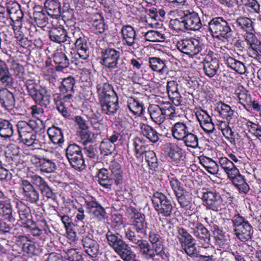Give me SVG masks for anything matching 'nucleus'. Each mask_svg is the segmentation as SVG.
Returning <instances> with one entry per match:
<instances>
[{
    "instance_id": "1",
    "label": "nucleus",
    "mask_w": 261,
    "mask_h": 261,
    "mask_svg": "<svg viewBox=\"0 0 261 261\" xmlns=\"http://www.w3.org/2000/svg\"><path fill=\"white\" fill-rule=\"evenodd\" d=\"M134 216L132 223L125 227V238L132 246L138 248L142 255L147 259H154L156 253L154 249L149 243L142 239V235H147V222L144 214L139 213L135 208H132Z\"/></svg>"
},
{
    "instance_id": "2",
    "label": "nucleus",
    "mask_w": 261,
    "mask_h": 261,
    "mask_svg": "<svg viewBox=\"0 0 261 261\" xmlns=\"http://www.w3.org/2000/svg\"><path fill=\"white\" fill-rule=\"evenodd\" d=\"M100 54L101 64L109 70L116 69L115 74L122 77L124 75L123 73L127 71V68L124 59L119 62L121 56L120 51L114 48L107 47L102 49Z\"/></svg>"
},
{
    "instance_id": "3",
    "label": "nucleus",
    "mask_w": 261,
    "mask_h": 261,
    "mask_svg": "<svg viewBox=\"0 0 261 261\" xmlns=\"http://www.w3.org/2000/svg\"><path fill=\"white\" fill-rule=\"evenodd\" d=\"M109 169L103 168L98 170L96 177L98 183L103 188L111 189L114 184L118 185L122 180L123 176L120 164L116 162H112Z\"/></svg>"
},
{
    "instance_id": "4",
    "label": "nucleus",
    "mask_w": 261,
    "mask_h": 261,
    "mask_svg": "<svg viewBox=\"0 0 261 261\" xmlns=\"http://www.w3.org/2000/svg\"><path fill=\"white\" fill-rule=\"evenodd\" d=\"M230 221L234 234L239 240L246 242L252 238L253 227L245 217L237 214L232 217Z\"/></svg>"
},
{
    "instance_id": "5",
    "label": "nucleus",
    "mask_w": 261,
    "mask_h": 261,
    "mask_svg": "<svg viewBox=\"0 0 261 261\" xmlns=\"http://www.w3.org/2000/svg\"><path fill=\"white\" fill-rule=\"evenodd\" d=\"M208 30L212 36L216 38H223L227 40L233 36L230 24L222 17L213 18L208 22Z\"/></svg>"
},
{
    "instance_id": "6",
    "label": "nucleus",
    "mask_w": 261,
    "mask_h": 261,
    "mask_svg": "<svg viewBox=\"0 0 261 261\" xmlns=\"http://www.w3.org/2000/svg\"><path fill=\"white\" fill-rule=\"evenodd\" d=\"M25 86L29 95L36 103L45 107L50 103V95L47 90L40 87L34 80H27Z\"/></svg>"
},
{
    "instance_id": "7",
    "label": "nucleus",
    "mask_w": 261,
    "mask_h": 261,
    "mask_svg": "<svg viewBox=\"0 0 261 261\" xmlns=\"http://www.w3.org/2000/svg\"><path fill=\"white\" fill-rule=\"evenodd\" d=\"M75 84V79L69 76L63 80L59 86L60 98L61 106L58 107V110L61 112L63 115L65 116L67 111L65 110L66 103H69L73 101V95L75 92L74 87Z\"/></svg>"
},
{
    "instance_id": "8",
    "label": "nucleus",
    "mask_w": 261,
    "mask_h": 261,
    "mask_svg": "<svg viewBox=\"0 0 261 261\" xmlns=\"http://www.w3.org/2000/svg\"><path fill=\"white\" fill-rule=\"evenodd\" d=\"M153 206L159 215L165 217H170L173 206L171 200L163 193L155 192L151 197Z\"/></svg>"
},
{
    "instance_id": "9",
    "label": "nucleus",
    "mask_w": 261,
    "mask_h": 261,
    "mask_svg": "<svg viewBox=\"0 0 261 261\" xmlns=\"http://www.w3.org/2000/svg\"><path fill=\"white\" fill-rule=\"evenodd\" d=\"M66 156L71 167L75 170L82 171L86 165L81 147L75 143L69 144L66 150Z\"/></svg>"
},
{
    "instance_id": "10",
    "label": "nucleus",
    "mask_w": 261,
    "mask_h": 261,
    "mask_svg": "<svg viewBox=\"0 0 261 261\" xmlns=\"http://www.w3.org/2000/svg\"><path fill=\"white\" fill-rule=\"evenodd\" d=\"M201 199L207 210L218 212L225 207V203L220 194L215 190L206 189L202 192Z\"/></svg>"
},
{
    "instance_id": "11",
    "label": "nucleus",
    "mask_w": 261,
    "mask_h": 261,
    "mask_svg": "<svg viewBox=\"0 0 261 261\" xmlns=\"http://www.w3.org/2000/svg\"><path fill=\"white\" fill-rule=\"evenodd\" d=\"M17 214L13 212L11 206L9 204H5L0 201V217L8 220V223L0 220V232L4 233L9 232L14 226Z\"/></svg>"
},
{
    "instance_id": "12",
    "label": "nucleus",
    "mask_w": 261,
    "mask_h": 261,
    "mask_svg": "<svg viewBox=\"0 0 261 261\" xmlns=\"http://www.w3.org/2000/svg\"><path fill=\"white\" fill-rule=\"evenodd\" d=\"M244 41L248 45L249 57L261 63V41L254 33L245 34Z\"/></svg>"
},
{
    "instance_id": "13",
    "label": "nucleus",
    "mask_w": 261,
    "mask_h": 261,
    "mask_svg": "<svg viewBox=\"0 0 261 261\" xmlns=\"http://www.w3.org/2000/svg\"><path fill=\"white\" fill-rule=\"evenodd\" d=\"M121 34L123 44L127 46L129 49L134 51L139 48L136 31L130 25H123L121 29Z\"/></svg>"
},
{
    "instance_id": "14",
    "label": "nucleus",
    "mask_w": 261,
    "mask_h": 261,
    "mask_svg": "<svg viewBox=\"0 0 261 261\" xmlns=\"http://www.w3.org/2000/svg\"><path fill=\"white\" fill-rule=\"evenodd\" d=\"M176 46L180 51L191 56L198 54L202 49L199 40L194 38L181 40Z\"/></svg>"
},
{
    "instance_id": "15",
    "label": "nucleus",
    "mask_w": 261,
    "mask_h": 261,
    "mask_svg": "<svg viewBox=\"0 0 261 261\" xmlns=\"http://www.w3.org/2000/svg\"><path fill=\"white\" fill-rule=\"evenodd\" d=\"M19 136L31 132L35 133L44 130L45 125L40 119L26 121H19L16 125Z\"/></svg>"
},
{
    "instance_id": "16",
    "label": "nucleus",
    "mask_w": 261,
    "mask_h": 261,
    "mask_svg": "<svg viewBox=\"0 0 261 261\" xmlns=\"http://www.w3.org/2000/svg\"><path fill=\"white\" fill-rule=\"evenodd\" d=\"M85 252L91 257H96L99 254V245L91 234L84 236L82 239Z\"/></svg>"
},
{
    "instance_id": "17",
    "label": "nucleus",
    "mask_w": 261,
    "mask_h": 261,
    "mask_svg": "<svg viewBox=\"0 0 261 261\" xmlns=\"http://www.w3.org/2000/svg\"><path fill=\"white\" fill-rule=\"evenodd\" d=\"M21 189L25 200L31 203H36L39 200V192L34 187L30 181L22 180L21 184Z\"/></svg>"
},
{
    "instance_id": "18",
    "label": "nucleus",
    "mask_w": 261,
    "mask_h": 261,
    "mask_svg": "<svg viewBox=\"0 0 261 261\" xmlns=\"http://www.w3.org/2000/svg\"><path fill=\"white\" fill-rule=\"evenodd\" d=\"M186 30L198 31L202 25H205L204 21L202 22L198 13L195 12L187 11L184 13Z\"/></svg>"
},
{
    "instance_id": "19",
    "label": "nucleus",
    "mask_w": 261,
    "mask_h": 261,
    "mask_svg": "<svg viewBox=\"0 0 261 261\" xmlns=\"http://www.w3.org/2000/svg\"><path fill=\"white\" fill-rule=\"evenodd\" d=\"M99 102L102 112L108 115H114L119 107L117 95L99 100Z\"/></svg>"
},
{
    "instance_id": "20",
    "label": "nucleus",
    "mask_w": 261,
    "mask_h": 261,
    "mask_svg": "<svg viewBox=\"0 0 261 261\" xmlns=\"http://www.w3.org/2000/svg\"><path fill=\"white\" fill-rule=\"evenodd\" d=\"M6 5L7 13L12 22H17L21 25L24 15L20 5L12 1L7 3Z\"/></svg>"
},
{
    "instance_id": "21",
    "label": "nucleus",
    "mask_w": 261,
    "mask_h": 261,
    "mask_svg": "<svg viewBox=\"0 0 261 261\" xmlns=\"http://www.w3.org/2000/svg\"><path fill=\"white\" fill-rule=\"evenodd\" d=\"M148 238L156 255H160L165 259L167 256L163 250V241L158 232L155 229L151 230L149 233Z\"/></svg>"
},
{
    "instance_id": "22",
    "label": "nucleus",
    "mask_w": 261,
    "mask_h": 261,
    "mask_svg": "<svg viewBox=\"0 0 261 261\" xmlns=\"http://www.w3.org/2000/svg\"><path fill=\"white\" fill-rule=\"evenodd\" d=\"M44 8L48 15L52 18L58 19L62 15L64 17V11L61 8V4L59 0H46L44 3Z\"/></svg>"
},
{
    "instance_id": "23",
    "label": "nucleus",
    "mask_w": 261,
    "mask_h": 261,
    "mask_svg": "<svg viewBox=\"0 0 261 261\" xmlns=\"http://www.w3.org/2000/svg\"><path fill=\"white\" fill-rule=\"evenodd\" d=\"M79 58L82 60H86L89 57L90 50L87 38L81 35L79 38L76 39L74 45Z\"/></svg>"
},
{
    "instance_id": "24",
    "label": "nucleus",
    "mask_w": 261,
    "mask_h": 261,
    "mask_svg": "<svg viewBox=\"0 0 261 261\" xmlns=\"http://www.w3.org/2000/svg\"><path fill=\"white\" fill-rule=\"evenodd\" d=\"M106 238L109 245L113 248L116 253L126 246L127 244L118 233L109 230L107 233Z\"/></svg>"
},
{
    "instance_id": "25",
    "label": "nucleus",
    "mask_w": 261,
    "mask_h": 261,
    "mask_svg": "<svg viewBox=\"0 0 261 261\" xmlns=\"http://www.w3.org/2000/svg\"><path fill=\"white\" fill-rule=\"evenodd\" d=\"M148 63L151 69L161 74L167 73L169 71V61L165 59H162L158 57H150L149 58Z\"/></svg>"
},
{
    "instance_id": "26",
    "label": "nucleus",
    "mask_w": 261,
    "mask_h": 261,
    "mask_svg": "<svg viewBox=\"0 0 261 261\" xmlns=\"http://www.w3.org/2000/svg\"><path fill=\"white\" fill-rule=\"evenodd\" d=\"M223 59L224 63L232 70L240 74L246 72L247 68L243 62L230 57L228 54H224L223 56Z\"/></svg>"
},
{
    "instance_id": "27",
    "label": "nucleus",
    "mask_w": 261,
    "mask_h": 261,
    "mask_svg": "<svg viewBox=\"0 0 261 261\" xmlns=\"http://www.w3.org/2000/svg\"><path fill=\"white\" fill-rule=\"evenodd\" d=\"M87 209L99 221L104 220L106 212L105 208L95 200L86 201Z\"/></svg>"
},
{
    "instance_id": "28",
    "label": "nucleus",
    "mask_w": 261,
    "mask_h": 261,
    "mask_svg": "<svg viewBox=\"0 0 261 261\" xmlns=\"http://www.w3.org/2000/svg\"><path fill=\"white\" fill-rule=\"evenodd\" d=\"M234 24L239 30L245 32V34L253 33L252 32L254 31V22L248 17L239 16L235 19Z\"/></svg>"
},
{
    "instance_id": "29",
    "label": "nucleus",
    "mask_w": 261,
    "mask_h": 261,
    "mask_svg": "<svg viewBox=\"0 0 261 261\" xmlns=\"http://www.w3.org/2000/svg\"><path fill=\"white\" fill-rule=\"evenodd\" d=\"M191 128L189 123L176 122L171 128L172 136L176 140H182Z\"/></svg>"
},
{
    "instance_id": "30",
    "label": "nucleus",
    "mask_w": 261,
    "mask_h": 261,
    "mask_svg": "<svg viewBox=\"0 0 261 261\" xmlns=\"http://www.w3.org/2000/svg\"><path fill=\"white\" fill-rule=\"evenodd\" d=\"M99 100L116 96L112 86L108 82H100L96 86Z\"/></svg>"
},
{
    "instance_id": "31",
    "label": "nucleus",
    "mask_w": 261,
    "mask_h": 261,
    "mask_svg": "<svg viewBox=\"0 0 261 261\" xmlns=\"http://www.w3.org/2000/svg\"><path fill=\"white\" fill-rule=\"evenodd\" d=\"M15 99L12 92L7 89L0 90V103L6 110H11L14 107Z\"/></svg>"
},
{
    "instance_id": "32",
    "label": "nucleus",
    "mask_w": 261,
    "mask_h": 261,
    "mask_svg": "<svg viewBox=\"0 0 261 261\" xmlns=\"http://www.w3.org/2000/svg\"><path fill=\"white\" fill-rule=\"evenodd\" d=\"M219 61L218 59L212 58L210 61L205 60L203 63V70L206 75L213 77L217 74L219 71Z\"/></svg>"
},
{
    "instance_id": "33",
    "label": "nucleus",
    "mask_w": 261,
    "mask_h": 261,
    "mask_svg": "<svg viewBox=\"0 0 261 261\" xmlns=\"http://www.w3.org/2000/svg\"><path fill=\"white\" fill-rule=\"evenodd\" d=\"M140 128L143 136L151 142L155 143L159 140L160 135L153 127L144 123H140Z\"/></svg>"
},
{
    "instance_id": "34",
    "label": "nucleus",
    "mask_w": 261,
    "mask_h": 261,
    "mask_svg": "<svg viewBox=\"0 0 261 261\" xmlns=\"http://www.w3.org/2000/svg\"><path fill=\"white\" fill-rule=\"evenodd\" d=\"M13 83L6 63L0 59V84L4 87H10Z\"/></svg>"
},
{
    "instance_id": "35",
    "label": "nucleus",
    "mask_w": 261,
    "mask_h": 261,
    "mask_svg": "<svg viewBox=\"0 0 261 261\" xmlns=\"http://www.w3.org/2000/svg\"><path fill=\"white\" fill-rule=\"evenodd\" d=\"M84 115L88 119L92 127L96 130H100L102 125V119L98 112L94 113L92 109L83 111Z\"/></svg>"
},
{
    "instance_id": "36",
    "label": "nucleus",
    "mask_w": 261,
    "mask_h": 261,
    "mask_svg": "<svg viewBox=\"0 0 261 261\" xmlns=\"http://www.w3.org/2000/svg\"><path fill=\"white\" fill-rule=\"evenodd\" d=\"M16 220L20 221L24 227L31 228L33 221L29 208L24 205L19 208Z\"/></svg>"
},
{
    "instance_id": "37",
    "label": "nucleus",
    "mask_w": 261,
    "mask_h": 261,
    "mask_svg": "<svg viewBox=\"0 0 261 261\" xmlns=\"http://www.w3.org/2000/svg\"><path fill=\"white\" fill-rule=\"evenodd\" d=\"M192 233L200 244L202 245L210 244L211 241V233L203 225L194 231Z\"/></svg>"
},
{
    "instance_id": "38",
    "label": "nucleus",
    "mask_w": 261,
    "mask_h": 261,
    "mask_svg": "<svg viewBox=\"0 0 261 261\" xmlns=\"http://www.w3.org/2000/svg\"><path fill=\"white\" fill-rule=\"evenodd\" d=\"M148 111L150 118L155 124L160 125L165 121V117L159 105H150L148 108Z\"/></svg>"
},
{
    "instance_id": "39",
    "label": "nucleus",
    "mask_w": 261,
    "mask_h": 261,
    "mask_svg": "<svg viewBox=\"0 0 261 261\" xmlns=\"http://www.w3.org/2000/svg\"><path fill=\"white\" fill-rule=\"evenodd\" d=\"M238 5L246 9L250 14L260 13V5L257 0H239Z\"/></svg>"
},
{
    "instance_id": "40",
    "label": "nucleus",
    "mask_w": 261,
    "mask_h": 261,
    "mask_svg": "<svg viewBox=\"0 0 261 261\" xmlns=\"http://www.w3.org/2000/svg\"><path fill=\"white\" fill-rule=\"evenodd\" d=\"M35 132H31L27 134L19 136V140L21 142L28 146H32L35 148H39L41 147V142L37 139Z\"/></svg>"
},
{
    "instance_id": "41",
    "label": "nucleus",
    "mask_w": 261,
    "mask_h": 261,
    "mask_svg": "<svg viewBox=\"0 0 261 261\" xmlns=\"http://www.w3.org/2000/svg\"><path fill=\"white\" fill-rule=\"evenodd\" d=\"M127 107L129 111L134 115L140 116L143 113L144 108L142 102L138 98L133 96L127 98Z\"/></svg>"
},
{
    "instance_id": "42",
    "label": "nucleus",
    "mask_w": 261,
    "mask_h": 261,
    "mask_svg": "<svg viewBox=\"0 0 261 261\" xmlns=\"http://www.w3.org/2000/svg\"><path fill=\"white\" fill-rule=\"evenodd\" d=\"M219 164L221 168L228 176L232 175L238 173L237 165L226 157L219 159Z\"/></svg>"
},
{
    "instance_id": "43",
    "label": "nucleus",
    "mask_w": 261,
    "mask_h": 261,
    "mask_svg": "<svg viewBox=\"0 0 261 261\" xmlns=\"http://www.w3.org/2000/svg\"><path fill=\"white\" fill-rule=\"evenodd\" d=\"M47 134L50 141L54 144L60 145L64 141L63 131L59 127L53 126L49 128Z\"/></svg>"
},
{
    "instance_id": "44",
    "label": "nucleus",
    "mask_w": 261,
    "mask_h": 261,
    "mask_svg": "<svg viewBox=\"0 0 261 261\" xmlns=\"http://www.w3.org/2000/svg\"><path fill=\"white\" fill-rule=\"evenodd\" d=\"M216 110L220 116L228 121L231 120L234 116V111L231 107L228 105L221 101L217 103Z\"/></svg>"
},
{
    "instance_id": "45",
    "label": "nucleus",
    "mask_w": 261,
    "mask_h": 261,
    "mask_svg": "<svg viewBox=\"0 0 261 261\" xmlns=\"http://www.w3.org/2000/svg\"><path fill=\"white\" fill-rule=\"evenodd\" d=\"M66 31L62 27L53 28L49 31L50 40L58 43L65 42Z\"/></svg>"
},
{
    "instance_id": "46",
    "label": "nucleus",
    "mask_w": 261,
    "mask_h": 261,
    "mask_svg": "<svg viewBox=\"0 0 261 261\" xmlns=\"http://www.w3.org/2000/svg\"><path fill=\"white\" fill-rule=\"evenodd\" d=\"M14 128L10 121L0 119V136L7 139L11 137L14 134Z\"/></svg>"
},
{
    "instance_id": "47",
    "label": "nucleus",
    "mask_w": 261,
    "mask_h": 261,
    "mask_svg": "<svg viewBox=\"0 0 261 261\" xmlns=\"http://www.w3.org/2000/svg\"><path fill=\"white\" fill-rule=\"evenodd\" d=\"M54 61L56 65V70L58 71H62L69 65V60L62 52H58L55 54Z\"/></svg>"
},
{
    "instance_id": "48",
    "label": "nucleus",
    "mask_w": 261,
    "mask_h": 261,
    "mask_svg": "<svg viewBox=\"0 0 261 261\" xmlns=\"http://www.w3.org/2000/svg\"><path fill=\"white\" fill-rule=\"evenodd\" d=\"M34 159L36 160L35 164L40 168L42 172L51 173L55 171L56 165L51 160L45 158H37L36 156Z\"/></svg>"
},
{
    "instance_id": "49",
    "label": "nucleus",
    "mask_w": 261,
    "mask_h": 261,
    "mask_svg": "<svg viewBox=\"0 0 261 261\" xmlns=\"http://www.w3.org/2000/svg\"><path fill=\"white\" fill-rule=\"evenodd\" d=\"M175 195L178 204L181 207L185 208L191 207L192 197L191 194L186 190L181 191Z\"/></svg>"
},
{
    "instance_id": "50",
    "label": "nucleus",
    "mask_w": 261,
    "mask_h": 261,
    "mask_svg": "<svg viewBox=\"0 0 261 261\" xmlns=\"http://www.w3.org/2000/svg\"><path fill=\"white\" fill-rule=\"evenodd\" d=\"M182 141L187 147L195 149L198 147L199 139L195 131L192 128L187 133Z\"/></svg>"
},
{
    "instance_id": "51",
    "label": "nucleus",
    "mask_w": 261,
    "mask_h": 261,
    "mask_svg": "<svg viewBox=\"0 0 261 261\" xmlns=\"http://www.w3.org/2000/svg\"><path fill=\"white\" fill-rule=\"evenodd\" d=\"M200 163L208 173L212 174H217L219 170L217 163L210 158L204 157L200 160Z\"/></svg>"
},
{
    "instance_id": "52",
    "label": "nucleus",
    "mask_w": 261,
    "mask_h": 261,
    "mask_svg": "<svg viewBox=\"0 0 261 261\" xmlns=\"http://www.w3.org/2000/svg\"><path fill=\"white\" fill-rule=\"evenodd\" d=\"M177 237L181 246L192 244L194 241V239L188 230L182 227L178 228Z\"/></svg>"
},
{
    "instance_id": "53",
    "label": "nucleus",
    "mask_w": 261,
    "mask_h": 261,
    "mask_svg": "<svg viewBox=\"0 0 261 261\" xmlns=\"http://www.w3.org/2000/svg\"><path fill=\"white\" fill-rule=\"evenodd\" d=\"M169 157L174 162L179 163L183 160L182 150L176 145H172L169 148Z\"/></svg>"
},
{
    "instance_id": "54",
    "label": "nucleus",
    "mask_w": 261,
    "mask_h": 261,
    "mask_svg": "<svg viewBox=\"0 0 261 261\" xmlns=\"http://www.w3.org/2000/svg\"><path fill=\"white\" fill-rule=\"evenodd\" d=\"M78 133L80 142L83 146H86L93 142L94 134L90 130L89 128L80 130Z\"/></svg>"
},
{
    "instance_id": "55",
    "label": "nucleus",
    "mask_w": 261,
    "mask_h": 261,
    "mask_svg": "<svg viewBox=\"0 0 261 261\" xmlns=\"http://www.w3.org/2000/svg\"><path fill=\"white\" fill-rule=\"evenodd\" d=\"M181 248L186 253L191 257L198 259L201 254L199 248H197L195 243L193 242L188 245H184L181 246Z\"/></svg>"
},
{
    "instance_id": "56",
    "label": "nucleus",
    "mask_w": 261,
    "mask_h": 261,
    "mask_svg": "<svg viewBox=\"0 0 261 261\" xmlns=\"http://www.w3.org/2000/svg\"><path fill=\"white\" fill-rule=\"evenodd\" d=\"M144 156L150 169L156 171L158 168L159 163L155 152L152 150H148L146 152Z\"/></svg>"
},
{
    "instance_id": "57",
    "label": "nucleus",
    "mask_w": 261,
    "mask_h": 261,
    "mask_svg": "<svg viewBox=\"0 0 261 261\" xmlns=\"http://www.w3.org/2000/svg\"><path fill=\"white\" fill-rule=\"evenodd\" d=\"M117 253L124 261H138L136 255L128 247V245H126V247L123 248Z\"/></svg>"
},
{
    "instance_id": "58",
    "label": "nucleus",
    "mask_w": 261,
    "mask_h": 261,
    "mask_svg": "<svg viewBox=\"0 0 261 261\" xmlns=\"http://www.w3.org/2000/svg\"><path fill=\"white\" fill-rule=\"evenodd\" d=\"M144 37L146 40L150 42H162L165 38L164 34L155 30L148 31L145 34Z\"/></svg>"
},
{
    "instance_id": "59",
    "label": "nucleus",
    "mask_w": 261,
    "mask_h": 261,
    "mask_svg": "<svg viewBox=\"0 0 261 261\" xmlns=\"http://www.w3.org/2000/svg\"><path fill=\"white\" fill-rule=\"evenodd\" d=\"M245 125L248 132L255 137H258L261 134V125L258 123L246 119Z\"/></svg>"
},
{
    "instance_id": "60",
    "label": "nucleus",
    "mask_w": 261,
    "mask_h": 261,
    "mask_svg": "<svg viewBox=\"0 0 261 261\" xmlns=\"http://www.w3.org/2000/svg\"><path fill=\"white\" fill-rule=\"evenodd\" d=\"M115 149V144H113L108 139H104L100 143V150L104 155L111 154Z\"/></svg>"
},
{
    "instance_id": "61",
    "label": "nucleus",
    "mask_w": 261,
    "mask_h": 261,
    "mask_svg": "<svg viewBox=\"0 0 261 261\" xmlns=\"http://www.w3.org/2000/svg\"><path fill=\"white\" fill-rule=\"evenodd\" d=\"M34 19L39 27H45L48 22V17L42 11H35L33 13Z\"/></svg>"
},
{
    "instance_id": "62",
    "label": "nucleus",
    "mask_w": 261,
    "mask_h": 261,
    "mask_svg": "<svg viewBox=\"0 0 261 261\" xmlns=\"http://www.w3.org/2000/svg\"><path fill=\"white\" fill-rule=\"evenodd\" d=\"M100 18L99 19H96L93 20L92 23V28L95 31V34H102L107 29L108 27L105 23L104 20L101 15H99Z\"/></svg>"
},
{
    "instance_id": "63",
    "label": "nucleus",
    "mask_w": 261,
    "mask_h": 261,
    "mask_svg": "<svg viewBox=\"0 0 261 261\" xmlns=\"http://www.w3.org/2000/svg\"><path fill=\"white\" fill-rule=\"evenodd\" d=\"M238 97L240 101L244 108L247 109V107H250L252 102L250 95L247 93L246 91L243 90L238 93Z\"/></svg>"
},
{
    "instance_id": "64",
    "label": "nucleus",
    "mask_w": 261,
    "mask_h": 261,
    "mask_svg": "<svg viewBox=\"0 0 261 261\" xmlns=\"http://www.w3.org/2000/svg\"><path fill=\"white\" fill-rule=\"evenodd\" d=\"M66 258L69 261H84L83 254L76 251V249H71L66 252Z\"/></svg>"
}]
</instances>
